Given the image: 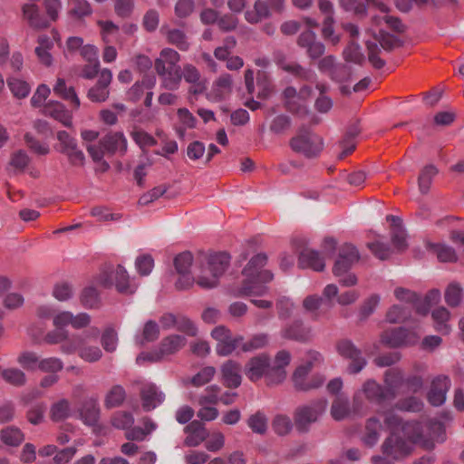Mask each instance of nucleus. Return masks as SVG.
Listing matches in <instances>:
<instances>
[{
    "mask_svg": "<svg viewBox=\"0 0 464 464\" xmlns=\"http://www.w3.org/2000/svg\"><path fill=\"white\" fill-rule=\"evenodd\" d=\"M179 277L176 288L184 290L196 281L202 288L217 286L219 276L224 273L228 263H173Z\"/></svg>",
    "mask_w": 464,
    "mask_h": 464,
    "instance_id": "1",
    "label": "nucleus"
},
{
    "mask_svg": "<svg viewBox=\"0 0 464 464\" xmlns=\"http://www.w3.org/2000/svg\"><path fill=\"white\" fill-rule=\"evenodd\" d=\"M242 285L230 288V294L234 297L265 295L268 289L266 284L274 277L273 274L264 267L263 263H247L242 269Z\"/></svg>",
    "mask_w": 464,
    "mask_h": 464,
    "instance_id": "2",
    "label": "nucleus"
},
{
    "mask_svg": "<svg viewBox=\"0 0 464 464\" xmlns=\"http://www.w3.org/2000/svg\"><path fill=\"white\" fill-rule=\"evenodd\" d=\"M180 54L171 48H163L154 61V69L161 80V88L176 91L182 80L181 68L179 65Z\"/></svg>",
    "mask_w": 464,
    "mask_h": 464,
    "instance_id": "3",
    "label": "nucleus"
},
{
    "mask_svg": "<svg viewBox=\"0 0 464 464\" xmlns=\"http://www.w3.org/2000/svg\"><path fill=\"white\" fill-rule=\"evenodd\" d=\"M405 435L412 442L420 444L426 450L434 448L435 443H441L446 439L445 427L438 420H429L424 425L420 422L408 423L404 427Z\"/></svg>",
    "mask_w": 464,
    "mask_h": 464,
    "instance_id": "4",
    "label": "nucleus"
},
{
    "mask_svg": "<svg viewBox=\"0 0 464 464\" xmlns=\"http://www.w3.org/2000/svg\"><path fill=\"white\" fill-rule=\"evenodd\" d=\"M323 357L320 353L310 351L307 353L304 361L295 370L292 381L295 390L300 392H309L321 387L325 378L322 374H314L309 376L311 371L320 365Z\"/></svg>",
    "mask_w": 464,
    "mask_h": 464,
    "instance_id": "5",
    "label": "nucleus"
},
{
    "mask_svg": "<svg viewBox=\"0 0 464 464\" xmlns=\"http://www.w3.org/2000/svg\"><path fill=\"white\" fill-rule=\"evenodd\" d=\"M324 146V139L304 124L298 127L295 134L289 140L291 150L306 159L317 158Z\"/></svg>",
    "mask_w": 464,
    "mask_h": 464,
    "instance_id": "6",
    "label": "nucleus"
},
{
    "mask_svg": "<svg viewBox=\"0 0 464 464\" xmlns=\"http://www.w3.org/2000/svg\"><path fill=\"white\" fill-rule=\"evenodd\" d=\"M97 285L106 288H115L121 295H132L137 286L127 270L121 264L102 270L94 278Z\"/></svg>",
    "mask_w": 464,
    "mask_h": 464,
    "instance_id": "7",
    "label": "nucleus"
},
{
    "mask_svg": "<svg viewBox=\"0 0 464 464\" xmlns=\"http://www.w3.org/2000/svg\"><path fill=\"white\" fill-rule=\"evenodd\" d=\"M100 334L98 328H92L83 334L72 335V340L66 341L61 347V352L65 354H72L78 352L79 356L88 362H95L102 356V352L98 346H87L86 339H96Z\"/></svg>",
    "mask_w": 464,
    "mask_h": 464,
    "instance_id": "8",
    "label": "nucleus"
},
{
    "mask_svg": "<svg viewBox=\"0 0 464 464\" xmlns=\"http://www.w3.org/2000/svg\"><path fill=\"white\" fill-rule=\"evenodd\" d=\"M362 396L369 402L376 405H382L387 400H392L385 387H382L376 381L369 379L353 395V411L356 414H364L367 411V405L363 401Z\"/></svg>",
    "mask_w": 464,
    "mask_h": 464,
    "instance_id": "9",
    "label": "nucleus"
},
{
    "mask_svg": "<svg viewBox=\"0 0 464 464\" xmlns=\"http://www.w3.org/2000/svg\"><path fill=\"white\" fill-rule=\"evenodd\" d=\"M335 349L337 353L344 360L349 361L347 372L350 374L361 372L367 365V360L362 355V352L355 343L347 338L340 339L336 342Z\"/></svg>",
    "mask_w": 464,
    "mask_h": 464,
    "instance_id": "10",
    "label": "nucleus"
},
{
    "mask_svg": "<svg viewBox=\"0 0 464 464\" xmlns=\"http://www.w3.org/2000/svg\"><path fill=\"white\" fill-rule=\"evenodd\" d=\"M327 406L325 399H318L309 404L298 407L295 412V424L300 432H307L310 425L316 422Z\"/></svg>",
    "mask_w": 464,
    "mask_h": 464,
    "instance_id": "11",
    "label": "nucleus"
},
{
    "mask_svg": "<svg viewBox=\"0 0 464 464\" xmlns=\"http://www.w3.org/2000/svg\"><path fill=\"white\" fill-rule=\"evenodd\" d=\"M187 340L179 334H170L160 342L159 353H140L137 357V362L142 361L157 362L164 355L174 354L186 345Z\"/></svg>",
    "mask_w": 464,
    "mask_h": 464,
    "instance_id": "12",
    "label": "nucleus"
},
{
    "mask_svg": "<svg viewBox=\"0 0 464 464\" xmlns=\"http://www.w3.org/2000/svg\"><path fill=\"white\" fill-rule=\"evenodd\" d=\"M408 440L392 433L382 443V450L386 459L400 460L410 455L412 450V444H415L408 437Z\"/></svg>",
    "mask_w": 464,
    "mask_h": 464,
    "instance_id": "13",
    "label": "nucleus"
},
{
    "mask_svg": "<svg viewBox=\"0 0 464 464\" xmlns=\"http://www.w3.org/2000/svg\"><path fill=\"white\" fill-rule=\"evenodd\" d=\"M211 336L218 342L216 351L221 356L232 353L243 341L242 336H232L230 330L224 325L215 327L211 331Z\"/></svg>",
    "mask_w": 464,
    "mask_h": 464,
    "instance_id": "14",
    "label": "nucleus"
},
{
    "mask_svg": "<svg viewBox=\"0 0 464 464\" xmlns=\"http://www.w3.org/2000/svg\"><path fill=\"white\" fill-rule=\"evenodd\" d=\"M296 44L305 51L307 57L311 61L321 58L325 53V45L318 40L317 35L312 30L303 31L296 39Z\"/></svg>",
    "mask_w": 464,
    "mask_h": 464,
    "instance_id": "15",
    "label": "nucleus"
},
{
    "mask_svg": "<svg viewBox=\"0 0 464 464\" xmlns=\"http://www.w3.org/2000/svg\"><path fill=\"white\" fill-rule=\"evenodd\" d=\"M112 82V72L110 69L104 68L101 70L99 78L95 84L87 92V98L97 103L106 102L110 96V86Z\"/></svg>",
    "mask_w": 464,
    "mask_h": 464,
    "instance_id": "16",
    "label": "nucleus"
},
{
    "mask_svg": "<svg viewBox=\"0 0 464 464\" xmlns=\"http://www.w3.org/2000/svg\"><path fill=\"white\" fill-rule=\"evenodd\" d=\"M418 340L419 336L414 332L403 327L386 330L381 335L382 343L390 347L411 345L416 343Z\"/></svg>",
    "mask_w": 464,
    "mask_h": 464,
    "instance_id": "17",
    "label": "nucleus"
},
{
    "mask_svg": "<svg viewBox=\"0 0 464 464\" xmlns=\"http://www.w3.org/2000/svg\"><path fill=\"white\" fill-rule=\"evenodd\" d=\"M340 6L347 11L353 12L354 15L365 17L367 15L368 6L372 5L382 13L389 11L388 6L382 0H339Z\"/></svg>",
    "mask_w": 464,
    "mask_h": 464,
    "instance_id": "18",
    "label": "nucleus"
},
{
    "mask_svg": "<svg viewBox=\"0 0 464 464\" xmlns=\"http://www.w3.org/2000/svg\"><path fill=\"white\" fill-rule=\"evenodd\" d=\"M450 387V380L448 376L439 375L434 378L428 392V401L433 406H440L446 401V395Z\"/></svg>",
    "mask_w": 464,
    "mask_h": 464,
    "instance_id": "19",
    "label": "nucleus"
},
{
    "mask_svg": "<svg viewBox=\"0 0 464 464\" xmlns=\"http://www.w3.org/2000/svg\"><path fill=\"white\" fill-rule=\"evenodd\" d=\"M99 143L107 153L111 155L116 152H120L123 155L127 151V140L121 131H111L107 133L99 140Z\"/></svg>",
    "mask_w": 464,
    "mask_h": 464,
    "instance_id": "20",
    "label": "nucleus"
},
{
    "mask_svg": "<svg viewBox=\"0 0 464 464\" xmlns=\"http://www.w3.org/2000/svg\"><path fill=\"white\" fill-rule=\"evenodd\" d=\"M270 359L266 354H260L251 358L246 364L245 373L247 378L256 382L266 376Z\"/></svg>",
    "mask_w": 464,
    "mask_h": 464,
    "instance_id": "21",
    "label": "nucleus"
},
{
    "mask_svg": "<svg viewBox=\"0 0 464 464\" xmlns=\"http://www.w3.org/2000/svg\"><path fill=\"white\" fill-rule=\"evenodd\" d=\"M42 113L44 116H48L58 121L65 127L72 126V114L66 110L65 106L59 102L51 101L44 104Z\"/></svg>",
    "mask_w": 464,
    "mask_h": 464,
    "instance_id": "22",
    "label": "nucleus"
},
{
    "mask_svg": "<svg viewBox=\"0 0 464 464\" xmlns=\"http://www.w3.org/2000/svg\"><path fill=\"white\" fill-rule=\"evenodd\" d=\"M184 431L187 434L184 444L188 447H197L209 436L205 425L199 420L189 422Z\"/></svg>",
    "mask_w": 464,
    "mask_h": 464,
    "instance_id": "23",
    "label": "nucleus"
},
{
    "mask_svg": "<svg viewBox=\"0 0 464 464\" xmlns=\"http://www.w3.org/2000/svg\"><path fill=\"white\" fill-rule=\"evenodd\" d=\"M23 19L28 25L35 30L48 28L50 21L40 14L39 7L35 4H24L22 6Z\"/></svg>",
    "mask_w": 464,
    "mask_h": 464,
    "instance_id": "24",
    "label": "nucleus"
},
{
    "mask_svg": "<svg viewBox=\"0 0 464 464\" xmlns=\"http://www.w3.org/2000/svg\"><path fill=\"white\" fill-rule=\"evenodd\" d=\"M142 407L145 411L154 410L165 400L164 393L152 383L145 384L140 391Z\"/></svg>",
    "mask_w": 464,
    "mask_h": 464,
    "instance_id": "25",
    "label": "nucleus"
},
{
    "mask_svg": "<svg viewBox=\"0 0 464 464\" xmlns=\"http://www.w3.org/2000/svg\"><path fill=\"white\" fill-rule=\"evenodd\" d=\"M292 250L297 255L299 261H319L318 251L308 247V241L301 236L293 237L290 240Z\"/></svg>",
    "mask_w": 464,
    "mask_h": 464,
    "instance_id": "26",
    "label": "nucleus"
},
{
    "mask_svg": "<svg viewBox=\"0 0 464 464\" xmlns=\"http://www.w3.org/2000/svg\"><path fill=\"white\" fill-rule=\"evenodd\" d=\"M385 389L392 400L394 399L401 387L405 385V377L403 372L399 368H390L384 372Z\"/></svg>",
    "mask_w": 464,
    "mask_h": 464,
    "instance_id": "27",
    "label": "nucleus"
},
{
    "mask_svg": "<svg viewBox=\"0 0 464 464\" xmlns=\"http://www.w3.org/2000/svg\"><path fill=\"white\" fill-rule=\"evenodd\" d=\"M312 330L305 326L302 321L296 320L293 324L286 325L282 330V336L286 339L305 342L311 338Z\"/></svg>",
    "mask_w": 464,
    "mask_h": 464,
    "instance_id": "28",
    "label": "nucleus"
},
{
    "mask_svg": "<svg viewBox=\"0 0 464 464\" xmlns=\"http://www.w3.org/2000/svg\"><path fill=\"white\" fill-rule=\"evenodd\" d=\"M240 365L233 361H227L222 365V380L228 388H237L241 384Z\"/></svg>",
    "mask_w": 464,
    "mask_h": 464,
    "instance_id": "29",
    "label": "nucleus"
},
{
    "mask_svg": "<svg viewBox=\"0 0 464 464\" xmlns=\"http://www.w3.org/2000/svg\"><path fill=\"white\" fill-rule=\"evenodd\" d=\"M97 25L100 28V35L104 44L113 42L121 45L120 39V27L110 20H98Z\"/></svg>",
    "mask_w": 464,
    "mask_h": 464,
    "instance_id": "30",
    "label": "nucleus"
},
{
    "mask_svg": "<svg viewBox=\"0 0 464 464\" xmlns=\"http://www.w3.org/2000/svg\"><path fill=\"white\" fill-rule=\"evenodd\" d=\"M352 263H334L333 274L339 278V283L344 286L357 284L356 276L351 272Z\"/></svg>",
    "mask_w": 464,
    "mask_h": 464,
    "instance_id": "31",
    "label": "nucleus"
},
{
    "mask_svg": "<svg viewBox=\"0 0 464 464\" xmlns=\"http://www.w3.org/2000/svg\"><path fill=\"white\" fill-rule=\"evenodd\" d=\"M53 92L58 97L70 102L71 105L75 109L80 107V100L75 92L72 86L67 87L66 82L63 79L58 78L56 84L53 87Z\"/></svg>",
    "mask_w": 464,
    "mask_h": 464,
    "instance_id": "32",
    "label": "nucleus"
},
{
    "mask_svg": "<svg viewBox=\"0 0 464 464\" xmlns=\"http://www.w3.org/2000/svg\"><path fill=\"white\" fill-rule=\"evenodd\" d=\"M426 248L429 252L436 256L439 261H457L458 255L456 250L450 246L440 243H426Z\"/></svg>",
    "mask_w": 464,
    "mask_h": 464,
    "instance_id": "33",
    "label": "nucleus"
},
{
    "mask_svg": "<svg viewBox=\"0 0 464 464\" xmlns=\"http://www.w3.org/2000/svg\"><path fill=\"white\" fill-rule=\"evenodd\" d=\"M100 409L94 400L85 401L80 409L81 420L89 426H93L99 420Z\"/></svg>",
    "mask_w": 464,
    "mask_h": 464,
    "instance_id": "34",
    "label": "nucleus"
},
{
    "mask_svg": "<svg viewBox=\"0 0 464 464\" xmlns=\"http://www.w3.org/2000/svg\"><path fill=\"white\" fill-rule=\"evenodd\" d=\"M278 64L284 72L293 75L299 81H310L313 77V72L297 62L285 63L281 61Z\"/></svg>",
    "mask_w": 464,
    "mask_h": 464,
    "instance_id": "35",
    "label": "nucleus"
},
{
    "mask_svg": "<svg viewBox=\"0 0 464 464\" xmlns=\"http://www.w3.org/2000/svg\"><path fill=\"white\" fill-rule=\"evenodd\" d=\"M439 173L438 168L433 164L424 166L418 177L419 189L421 194H427L432 184L433 178Z\"/></svg>",
    "mask_w": 464,
    "mask_h": 464,
    "instance_id": "36",
    "label": "nucleus"
},
{
    "mask_svg": "<svg viewBox=\"0 0 464 464\" xmlns=\"http://www.w3.org/2000/svg\"><path fill=\"white\" fill-rule=\"evenodd\" d=\"M270 14L268 5L262 0H256L252 10L245 13L246 20L250 24H257Z\"/></svg>",
    "mask_w": 464,
    "mask_h": 464,
    "instance_id": "37",
    "label": "nucleus"
},
{
    "mask_svg": "<svg viewBox=\"0 0 464 464\" xmlns=\"http://www.w3.org/2000/svg\"><path fill=\"white\" fill-rule=\"evenodd\" d=\"M441 294L438 289L429 291L423 299L418 298L416 303V312L421 315H426L430 307L440 301Z\"/></svg>",
    "mask_w": 464,
    "mask_h": 464,
    "instance_id": "38",
    "label": "nucleus"
},
{
    "mask_svg": "<svg viewBox=\"0 0 464 464\" xmlns=\"http://www.w3.org/2000/svg\"><path fill=\"white\" fill-rule=\"evenodd\" d=\"M163 34L168 44L175 45L180 51L188 50L190 44L183 31L179 29H166Z\"/></svg>",
    "mask_w": 464,
    "mask_h": 464,
    "instance_id": "39",
    "label": "nucleus"
},
{
    "mask_svg": "<svg viewBox=\"0 0 464 464\" xmlns=\"http://www.w3.org/2000/svg\"><path fill=\"white\" fill-rule=\"evenodd\" d=\"M0 439L5 445L17 447L24 441V435L17 427L8 426L1 430Z\"/></svg>",
    "mask_w": 464,
    "mask_h": 464,
    "instance_id": "40",
    "label": "nucleus"
},
{
    "mask_svg": "<svg viewBox=\"0 0 464 464\" xmlns=\"http://www.w3.org/2000/svg\"><path fill=\"white\" fill-rule=\"evenodd\" d=\"M367 247L372 255L380 260L390 259L394 253L393 248L389 243L383 242L380 239H375L372 242L367 243Z\"/></svg>",
    "mask_w": 464,
    "mask_h": 464,
    "instance_id": "41",
    "label": "nucleus"
},
{
    "mask_svg": "<svg viewBox=\"0 0 464 464\" xmlns=\"http://www.w3.org/2000/svg\"><path fill=\"white\" fill-rule=\"evenodd\" d=\"M431 316L435 323V328L438 332L443 334H447L450 332V327L447 324L450 317V313L447 308L443 306L436 308L432 311Z\"/></svg>",
    "mask_w": 464,
    "mask_h": 464,
    "instance_id": "42",
    "label": "nucleus"
},
{
    "mask_svg": "<svg viewBox=\"0 0 464 464\" xmlns=\"http://www.w3.org/2000/svg\"><path fill=\"white\" fill-rule=\"evenodd\" d=\"M343 58L346 63H353L359 65H362L365 61L364 54L361 52L360 45L354 40H351L347 44L343 51Z\"/></svg>",
    "mask_w": 464,
    "mask_h": 464,
    "instance_id": "43",
    "label": "nucleus"
},
{
    "mask_svg": "<svg viewBox=\"0 0 464 464\" xmlns=\"http://www.w3.org/2000/svg\"><path fill=\"white\" fill-rule=\"evenodd\" d=\"M390 235L394 252L403 253L408 249L407 232L404 227H393Z\"/></svg>",
    "mask_w": 464,
    "mask_h": 464,
    "instance_id": "44",
    "label": "nucleus"
},
{
    "mask_svg": "<svg viewBox=\"0 0 464 464\" xmlns=\"http://www.w3.org/2000/svg\"><path fill=\"white\" fill-rule=\"evenodd\" d=\"M350 404L347 398L337 396L331 407V415L335 420L346 418L350 413Z\"/></svg>",
    "mask_w": 464,
    "mask_h": 464,
    "instance_id": "45",
    "label": "nucleus"
},
{
    "mask_svg": "<svg viewBox=\"0 0 464 464\" xmlns=\"http://www.w3.org/2000/svg\"><path fill=\"white\" fill-rule=\"evenodd\" d=\"M463 289L461 285L456 282L450 283L444 294L445 302L450 307H457L462 300Z\"/></svg>",
    "mask_w": 464,
    "mask_h": 464,
    "instance_id": "46",
    "label": "nucleus"
},
{
    "mask_svg": "<svg viewBox=\"0 0 464 464\" xmlns=\"http://www.w3.org/2000/svg\"><path fill=\"white\" fill-rule=\"evenodd\" d=\"M256 85L259 89L257 98L266 99L274 91V86L268 73L265 71H258L256 73Z\"/></svg>",
    "mask_w": 464,
    "mask_h": 464,
    "instance_id": "47",
    "label": "nucleus"
},
{
    "mask_svg": "<svg viewBox=\"0 0 464 464\" xmlns=\"http://www.w3.org/2000/svg\"><path fill=\"white\" fill-rule=\"evenodd\" d=\"M352 76L353 68L345 63H338L328 77L334 82L344 83L350 82Z\"/></svg>",
    "mask_w": 464,
    "mask_h": 464,
    "instance_id": "48",
    "label": "nucleus"
},
{
    "mask_svg": "<svg viewBox=\"0 0 464 464\" xmlns=\"http://www.w3.org/2000/svg\"><path fill=\"white\" fill-rule=\"evenodd\" d=\"M334 17H324L321 32L323 38L333 46H336L341 41V35L334 32Z\"/></svg>",
    "mask_w": 464,
    "mask_h": 464,
    "instance_id": "49",
    "label": "nucleus"
},
{
    "mask_svg": "<svg viewBox=\"0 0 464 464\" xmlns=\"http://www.w3.org/2000/svg\"><path fill=\"white\" fill-rule=\"evenodd\" d=\"M237 39L234 36H227L222 43V45L218 46L214 50V56L218 61H227L230 56L237 46Z\"/></svg>",
    "mask_w": 464,
    "mask_h": 464,
    "instance_id": "50",
    "label": "nucleus"
},
{
    "mask_svg": "<svg viewBox=\"0 0 464 464\" xmlns=\"http://www.w3.org/2000/svg\"><path fill=\"white\" fill-rule=\"evenodd\" d=\"M2 378L14 386H23L26 382L24 372L17 368H7L2 371Z\"/></svg>",
    "mask_w": 464,
    "mask_h": 464,
    "instance_id": "51",
    "label": "nucleus"
},
{
    "mask_svg": "<svg viewBox=\"0 0 464 464\" xmlns=\"http://www.w3.org/2000/svg\"><path fill=\"white\" fill-rule=\"evenodd\" d=\"M265 378L268 385L279 384L286 378V371L283 367L274 365L269 362Z\"/></svg>",
    "mask_w": 464,
    "mask_h": 464,
    "instance_id": "52",
    "label": "nucleus"
},
{
    "mask_svg": "<svg viewBox=\"0 0 464 464\" xmlns=\"http://www.w3.org/2000/svg\"><path fill=\"white\" fill-rule=\"evenodd\" d=\"M247 425L253 432L264 434L267 430V418L263 412L257 411L249 417Z\"/></svg>",
    "mask_w": 464,
    "mask_h": 464,
    "instance_id": "53",
    "label": "nucleus"
},
{
    "mask_svg": "<svg viewBox=\"0 0 464 464\" xmlns=\"http://www.w3.org/2000/svg\"><path fill=\"white\" fill-rule=\"evenodd\" d=\"M378 42L387 52H392L395 48H399L403 45V42L400 38L384 31H380Z\"/></svg>",
    "mask_w": 464,
    "mask_h": 464,
    "instance_id": "54",
    "label": "nucleus"
},
{
    "mask_svg": "<svg viewBox=\"0 0 464 464\" xmlns=\"http://www.w3.org/2000/svg\"><path fill=\"white\" fill-rule=\"evenodd\" d=\"M292 125V121L289 116L280 114L276 116L270 123V130L276 135L285 133Z\"/></svg>",
    "mask_w": 464,
    "mask_h": 464,
    "instance_id": "55",
    "label": "nucleus"
},
{
    "mask_svg": "<svg viewBox=\"0 0 464 464\" xmlns=\"http://www.w3.org/2000/svg\"><path fill=\"white\" fill-rule=\"evenodd\" d=\"M365 44L368 53V60L372 65L377 70L383 68L386 63L380 57L381 49L378 44L371 41H367Z\"/></svg>",
    "mask_w": 464,
    "mask_h": 464,
    "instance_id": "56",
    "label": "nucleus"
},
{
    "mask_svg": "<svg viewBox=\"0 0 464 464\" xmlns=\"http://www.w3.org/2000/svg\"><path fill=\"white\" fill-rule=\"evenodd\" d=\"M409 316V309L400 304L392 305L386 314V319L391 324L404 322Z\"/></svg>",
    "mask_w": 464,
    "mask_h": 464,
    "instance_id": "57",
    "label": "nucleus"
},
{
    "mask_svg": "<svg viewBox=\"0 0 464 464\" xmlns=\"http://www.w3.org/2000/svg\"><path fill=\"white\" fill-rule=\"evenodd\" d=\"M125 399V391L120 385L113 386L106 395L105 406L114 408L120 406Z\"/></svg>",
    "mask_w": 464,
    "mask_h": 464,
    "instance_id": "58",
    "label": "nucleus"
},
{
    "mask_svg": "<svg viewBox=\"0 0 464 464\" xmlns=\"http://www.w3.org/2000/svg\"><path fill=\"white\" fill-rule=\"evenodd\" d=\"M81 301L86 308H96L101 303L100 294L93 286L86 287L82 291Z\"/></svg>",
    "mask_w": 464,
    "mask_h": 464,
    "instance_id": "59",
    "label": "nucleus"
},
{
    "mask_svg": "<svg viewBox=\"0 0 464 464\" xmlns=\"http://www.w3.org/2000/svg\"><path fill=\"white\" fill-rule=\"evenodd\" d=\"M58 143L55 145V150L61 154L66 152L68 149H73L77 140L66 130H59L56 134Z\"/></svg>",
    "mask_w": 464,
    "mask_h": 464,
    "instance_id": "60",
    "label": "nucleus"
},
{
    "mask_svg": "<svg viewBox=\"0 0 464 464\" xmlns=\"http://www.w3.org/2000/svg\"><path fill=\"white\" fill-rule=\"evenodd\" d=\"M70 403L67 400L63 399L55 402L50 411V415L53 420L59 421L70 415Z\"/></svg>",
    "mask_w": 464,
    "mask_h": 464,
    "instance_id": "61",
    "label": "nucleus"
},
{
    "mask_svg": "<svg viewBox=\"0 0 464 464\" xmlns=\"http://www.w3.org/2000/svg\"><path fill=\"white\" fill-rule=\"evenodd\" d=\"M134 423V418L130 412L117 411L111 418V424L113 427L127 430Z\"/></svg>",
    "mask_w": 464,
    "mask_h": 464,
    "instance_id": "62",
    "label": "nucleus"
},
{
    "mask_svg": "<svg viewBox=\"0 0 464 464\" xmlns=\"http://www.w3.org/2000/svg\"><path fill=\"white\" fill-rule=\"evenodd\" d=\"M7 85L14 96L18 99L25 98L29 94L30 86L24 81L10 78L7 80Z\"/></svg>",
    "mask_w": 464,
    "mask_h": 464,
    "instance_id": "63",
    "label": "nucleus"
},
{
    "mask_svg": "<svg viewBox=\"0 0 464 464\" xmlns=\"http://www.w3.org/2000/svg\"><path fill=\"white\" fill-rule=\"evenodd\" d=\"M24 140L29 150L37 155H47L50 152L49 146L42 143L30 132L24 134Z\"/></svg>",
    "mask_w": 464,
    "mask_h": 464,
    "instance_id": "64",
    "label": "nucleus"
}]
</instances>
